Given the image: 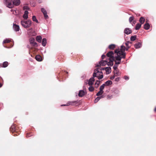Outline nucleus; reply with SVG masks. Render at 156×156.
<instances>
[{"label":"nucleus","instance_id":"nucleus-45","mask_svg":"<svg viewBox=\"0 0 156 156\" xmlns=\"http://www.w3.org/2000/svg\"><path fill=\"white\" fill-rule=\"evenodd\" d=\"M124 78L125 80H127L129 79V77L127 76H124Z\"/></svg>","mask_w":156,"mask_h":156},{"label":"nucleus","instance_id":"nucleus-2","mask_svg":"<svg viewBox=\"0 0 156 156\" xmlns=\"http://www.w3.org/2000/svg\"><path fill=\"white\" fill-rule=\"evenodd\" d=\"M10 131L12 133L14 136H17L20 133V132L18 130V128L15 124L11 126Z\"/></svg>","mask_w":156,"mask_h":156},{"label":"nucleus","instance_id":"nucleus-41","mask_svg":"<svg viewBox=\"0 0 156 156\" xmlns=\"http://www.w3.org/2000/svg\"><path fill=\"white\" fill-rule=\"evenodd\" d=\"M134 20V17L133 16H131L129 17V21L130 23H131L132 21Z\"/></svg>","mask_w":156,"mask_h":156},{"label":"nucleus","instance_id":"nucleus-47","mask_svg":"<svg viewBox=\"0 0 156 156\" xmlns=\"http://www.w3.org/2000/svg\"><path fill=\"white\" fill-rule=\"evenodd\" d=\"M119 80H120V78L117 77V78H116L115 79V81L118 82V81H119Z\"/></svg>","mask_w":156,"mask_h":156},{"label":"nucleus","instance_id":"nucleus-27","mask_svg":"<svg viewBox=\"0 0 156 156\" xmlns=\"http://www.w3.org/2000/svg\"><path fill=\"white\" fill-rule=\"evenodd\" d=\"M141 24L140 23H137L136 25L135 29L136 30H139L141 27Z\"/></svg>","mask_w":156,"mask_h":156},{"label":"nucleus","instance_id":"nucleus-17","mask_svg":"<svg viewBox=\"0 0 156 156\" xmlns=\"http://www.w3.org/2000/svg\"><path fill=\"white\" fill-rule=\"evenodd\" d=\"M150 25L148 23L147 21L146 20V23L144 25V28L146 30H148L150 28Z\"/></svg>","mask_w":156,"mask_h":156},{"label":"nucleus","instance_id":"nucleus-23","mask_svg":"<svg viewBox=\"0 0 156 156\" xmlns=\"http://www.w3.org/2000/svg\"><path fill=\"white\" fill-rule=\"evenodd\" d=\"M47 43V40L46 38H44L43 39L42 41V44L44 46H45L46 45Z\"/></svg>","mask_w":156,"mask_h":156},{"label":"nucleus","instance_id":"nucleus-40","mask_svg":"<svg viewBox=\"0 0 156 156\" xmlns=\"http://www.w3.org/2000/svg\"><path fill=\"white\" fill-rule=\"evenodd\" d=\"M32 136V134L31 132L27 133L26 134V136L27 138L31 136Z\"/></svg>","mask_w":156,"mask_h":156},{"label":"nucleus","instance_id":"nucleus-1","mask_svg":"<svg viewBox=\"0 0 156 156\" xmlns=\"http://www.w3.org/2000/svg\"><path fill=\"white\" fill-rule=\"evenodd\" d=\"M93 77H97L99 80L103 78V76L101 71H99L98 69H95L93 74Z\"/></svg>","mask_w":156,"mask_h":156},{"label":"nucleus","instance_id":"nucleus-58","mask_svg":"<svg viewBox=\"0 0 156 156\" xmlns=\"http://www.w3.org/2000/svg\"><path fill=\"white\" fill-rule=\"evenodd\" d=\"M154 112H156V107H155L154 110Z\"/></svg>","mask_w":156,"mask_h":156},{"label":"nucleus","instance_id":"nucleus-38","mask_svg":"<svg viewBox=\"0 0 156 156\" xmlns=\"http://www.w3.org/2000/svg\"><path fill=\"white\" fill-rule=\"evenodd\" d=\"M132 44V42H129V41H127L125 43V45H126V47H128V46H129V44Z\"/></svg>","mask_w":156,"mask_h":156},{"label":"nucleus","instance_id":"nucleus-14","mask_svg":"<svg viewBox=\"0 0 156 156\" xmlns=\"http://www.w3.org/2000/svg\"><path fill=\"white\" fill-rule=\"evenodd\" d=\"M13 28L14 30L16 31H18L20 30V27L19 26L14 23L13 24Z\"/></svg>","mask_w":156,"mask_h":156},{"label":"nucleus","instance_id":"nucleus-35","mask_svg":"<svg viewBox=\"0 0 156 156\" xmlns=\"http://www.w3.org/2000/svg\"><path fill=\"white\" fill-rule=\"evenodd\" d=\"M90 87H89L88 90L92 92L94 90V87L91 86H90Z\"/></svg>","mask_w":156,"mask_h":156},{"label":"nucleus","instance_id":"nucleus-31","mask_svg":"<svg viewBox=\"0 0 156 156\" xmlns=\"http://www.w3.org/2000/svg\"><path fill=\"white\" fill-rule=\"evenodd\" d=\"M136 35L132 36L130 37V40L132 41H133L136 40Z\"/></svg>","mask_w":156,"mask_h":156},{"label":"nucleus","instance_id":"nucleus-59","mask_svg":"<svg viewBox=\"0 0 156 156\" xmlns=\"http://www.w3.org/2000/svg\"><path fill=\"white\" fill-rule=\"evenodd\" d=\"M2 86V84L1 83H0V87H1Z\"/></svg>","mask_w":156,"mask_h":156},{"label":"nucleus","instance_id":"nucleus-56","mask_svg":"<svg viewBox=\"0 0 156 156\" xmlns=\"http://www.w3.org/2000/svg\"><path fill=\"white\" fill-rule=\"evenodd\" d=\"M136 23V21L133 20V23L135 24Z\"/></svg>","mask_w":156,"mask_h":156},{"label":"nucleus","instance_id":"nucleus-10","mask_svg":"<svg viewBox=\"0 0 156 156\" xmlns=\"http://www.w3.org/2000/svg\"><path fill=\"white\" fill-rule=\"evenodd\" d=\"M41 10L42 12L43 13L45 19H47L48 18V16L47 14V12L45 9L43 8H42L41 9Z\"/></svg>","mask_w":156,"mask_h":156},{"label":"nucleus","instance_id":"nucleus-29","mask_svg":"<svg viewBox=\"0 0 156 156\" xmlns=\"http://www.w3.org/2000/svg\"><path fill=\"white\" fill-rule=\"evenodd\" d=\"M9 63L7 62H4L2 64L3 67L5 68L7 67Z\"/></svg>","mask_w":156,"mask_h":156},{"label":"nucleus","instance_id":"nucleus-4","mask_svg":"<svg viewBox=\"0 0 156 156\" xmlns=\"http://www.w3.org/2000/svg\"><path fill=\"white\" fill-rule=\"evenodd\" d=\"M115 53L117 54L118 55H119L122 58L125 59L126 58V53L120 50V49H116L115 51Z\"/></svg>","mask_w":156,"mask_h":156},{"label":"nucleus","instance_id":"nucleus-57","mask_svg":"<svg viewBox=\"0 0 156 156\" xmlns=\"http://www.w3.org/2000/svg\"><path fill=\"white\" fill-rule=\"evenodd\" d=\"M0 67H3L2 64H0Z\"/></svg>","mask_w":156,"mask_h":156},{"label":"nucleus","instance_id":"nucleus-55","mask_svg":"<svg viewBox=\"0 0 156 156\" xmlns=\"http://www.w3.org/2000/svg\"><path fill=\"white\" fill-rule=\"evenodd\" d=\"M112 96H109V95H108L107 96V98H111V97H112Z\"/></svg>","mask_w":156,"mask_h":156},{"label":"nucleus","instance_id":"nucleus-44","mask_svg":"<svg viewBox=\"0 0 156 156\" xmlns=\"http://www.w3.org/2000/svg\"><path fill=\"white\" fill-rule=\"evenodd\" d=\"M117 64H115V65H114V66L113 67V68L114 69V70H117V67L118 66L117 65Z\"/></svg>","mask_w":156,"mask_h":156},{"label":"nucleus","instance_id":"nucleus-13","mask_svg":"<svg viewBox=\"0 0 156 156\" xmlns=\"http://www.w3.org/2000/svg\"><path fill=\"white\" fill-rule=\"evenodd\" d=\"M95 81V79L94 77L91 78L89 80L88 84L89 86H92L94 82Z\"/></svg>","mask_w":156,"mask_h":156},{"label":"nucleus","instance_id":"nucleus-36","mask_svg":"<svg viewBox=\"0 0 156 156\" xmlns=\"http://www.w3.org/2000/svg\"><path fill=\"white\" fill-rule=\"evenodd\" d=\"M105 86V84H103L101 86H100V90L101 91H103V90L104 89Z\"/></svg>","mask_w":156,"mask_h":156},{"label":"nucleus","instance_id":"nucleus-25","mask_svg":"<svg viewBox=\"0 0 156 156\" xmlns=\"http://www.w3.org/2000/svg\"><path fill=\"white\" fill-rule=\"evenodd\" d=\"M103 98V96H101L100 97H98L97 98H96L95 99V100H94V102L95 103H96L100 100V99L102 98Z\"/></svg>","mask_w":156,"mask_h":156},{"label":"nucleus","instance_id":"nucleus-12","mask_svg":"<svg viewBox=\"0 0 156 156\" xmlns=\"http://www.w3.org/2000/svg\"><path fill=\"white\" fill-rule=\"evenodd\" d=\"M132 32V30L128 28H126L124 30V33L127 35L130 34Z\"/></svg>","mask_w":156,"mask_h":156},{"label":"nucleus","instance_id":"nucleus-51","mask_svg":"<svg viewBox=\"0 0 156 156\" xmlns=\"http://www.w3.org/2000/svg\"><path fill=\"white\" fill-rule=\"evenodd\" d=\"M4 47H5V48H10L11 47H12V46H11L10 47H8V46H5V45H4Z\"/></svg>","mask_w":156,"mask_h":156},{"label":"nucleus","instance_id":"nucleus-16","mask_svg":"<svg viewBox=\"0 0 156 156\" xmlns=\"http://www.w3.org/2000/svg\"><path fill=\"white\" fill-rule=\"evenodd\" d=\"M86 94V93L83 90H80L79 91L78 96L80 97H82Z\"/></svg>","mask_w":156,"mask_h":156},{"label":"nucleus","instance_id":"nucleus-6","mask_svg":"<svg viewBox=\"0 0 156 156\" xmlns=\"http://www.w3.org/2000/svg\"><path fill=\"white\" fill-rule=\"evenodd\" d=\"M80 101H69L67 104V105H62L61 106H68L69 105H77L79 103Z\"/></svg>","mask_w":156,"mask_h":156},{"label":"nucleus","instance_id":"nucleus-18","mask_svg":"<svg viewBox=\"0 0 156 156\" xmlns=\"http://www.w3.org/2000/svg\"><path fill=\"white\" fill-rule=\"evenodd\" d=\"M142 46V44L140 42H138L135 44L134 45V47L136 48H140Z\"/></svg>","mask_w":156,"mask_h":156},{"label":"nucleus","instance_id":"nucleus-22","mask_svg":"<svg viewBox=\"0 0 156 156\" xmlns=\"http://www.w3.org/2000/svg\"><path fill=\"white\" fill-rule=\"evenodd\" d=\"M115 44H111L110 45L108 46V48L111 50H113L115 48Z\"/></svg>","mask_w":156,"mask_h":156},{"label":"nucleus","instance_id":"nucleus-43","mask_svg":"<svg viewBox=\"0 0 156 156\" xmlns=\"http://www.w3.org/2000/svg\"><path fill=\"white\" fill-rule=\"evenodd\" d=\"M23 17L25 19H27L28 17V15L24 13L23 16Z\"/></svg>","mask_w":156,"mask_h":156},{"label":"nucleus","instance_id":"nucleus-52","mask_svg":"<svg viewBox=\"0 0 156 156\" xmlns=\"http://www.w3.org/2000/svg\"><path fill=\"white\" fill-rule=\"evenodd\" d=\"M24 9H28V8L27 6H25L23 7Z\"/></svg>","mask_w":156,"mask_h":156},{"label":"nucleus","instance_id":"nucleus-42","mask_svg":"<svg viewBox=\"0 0 156 156\" xmlns=\"http://www.w3.org/2000/svg\"><path fill=\"white\" fill-rule=\"evenodd\" d=\"M31 45L34 47H37V44L36 42L34 41L33 43H32L31 44Z\"/></svg>","mask_w":156,"mask_h":156},{"label":"nucleus","instance_id":"nucleus-49","mask_svg":"<svg viewBox=\"0 0 156 156\" xmlns=\"http://www.w3.org/2000/svg\"><path fill=\"white\" fill-rule=\"evenodd\" d=\"M115 77V75H114L112 76H111L110 78V79H111L112 80H113L114 79Z\"/></svg>","mask_w":156,"mask_h":156},{"label":"nucleus","instance_id":"nucleus-21","mask_svg":"<svg viewBox=\"0 0 156 156\" xmlns=\"http://www.w3.org/2000/svg\"><path fill=\"white\" fill-rule=\"evenodd\" d=\"M145 21V19L143 17H141L139 20V22L141 24H143Z\"/></svg>","mask_w":156,"mask_h":156},{"label":"nucleus","instance_id":"nucleus-54","mask_svg":"<svg viewBox=\"0 0 156 156\" xmlns=\"http://www.w3.org/2000/svg\"><path fill=\"white\" fill-rule=\"evenodd\" d=\"M105 68H102L101 69V70H105Z\"/></svg>","mask_w":156,"mask_h":156},{"label":"nucleus","instance_id":"nucleus-15","mask_svg":"<svg viewBox=\"0 0 156 156\" xmlns=\"http://www.w3.org/2000/svg\"><path fill=\"white\" fill-rule=\"evenodd\" d=\"M12 2L13 4V6L14 5L18 6L20 5V0H14L12 1Z\"/></svg>","mask_w":156,"mask_h":156},{"label":"nucleus","instance_id":"nucleus-8","mask_svg":"<svg viewBox=\"0 0 156 156\" xmlns=\"http://www.w3.org/2000/svg\"><path fill=\"white\" fill-rule=\"evenodd\" d=\"M114 53L112 51H110L106 54L107 56L109 57V59H112L113 60H115V58L113 56Z\"/></svg>","mask_w":156,"mask_h":156},{"label":"nucleus","instance_id":"nucleus-19","mask_svg":"<svg viewBox=\"0 0 156 156\" xmlns=\"http://www.w3.org/2000/svg\"><path fill=\"white\" fill-rule=\"evenodd\" d=\"M108 60H109V62H108V65L112 66L113 65V61H114V60H113L112 59H109Z\"/></svg>","mask_w":156,"mask_h":156},{"label":"nucleus","instance_id":"nucleus-26","mask_svg":"<svg viewBox=\"0 0 156 156\" xmlns=\"http://www.w3.org/2000/svg\"><path fill=\"white\" fill-rule=\"evenodd\" d=\"M105 71L108 74L111 72V68L110 67H106Z\"/></svg>","mask_w":156,"mask_h":156},{"label":"nucleus","instance_id":"nucleus-5","mask_svg":"<svg viewBox=\"0 0 156 156\" xmlns=\"http://www.w3.org/2000/svg\"><path fill=\"white\" fill-rule=\"evenodd\" d=\"M4 2L6 6L10 8H12L13 7L12 0H4Z\"/></svg>","mask_w":156,"mask_h":156},{"label":"nucleus","instance_id":"nucleus-46","mask_svg":"<svg viewBox=\"0 0 156 156\" xmlns=\"http://www.w3.org/2000/svg\"><path fill=\"white\" fill-rule=\"evenodd\" d=\"M114 73L117 75H118L119 74V72L117 70H114Z\"/></svg>","mask_w":156,"mask_h":156},{"label":"nucleus","instance_id":"nucleus-28","mask_svg":"<svg viewBox=\"0 0 156 156\" xmlns=\"http://www.w3.org/2000/svg\"><path fill=\"white\" fill-rule=\"evenodd\" d=\"M112 83V81L111 80H108L105 82V85H106L107 86H109L110 85H111Z\"/></svg>","mask_w":156,"mask_h":156},{"label":"nucleus","instance_id":"nucleus-20","mask_svg":"<svg viewBox=\"0 0 156 156\" xmlns=\"http://www.w3.org/2000/svg\"><path fill=\"white\" fill-rule=\"evenodd\" d=\"M35 58L38 61H41L42 60V57L39 55H37L35 57Z\"/></svg>","mask_w":156,"mask_h":156},{"label":"nucleus","instance_id":"nucleus-39","mask_svg":"<svg viewBox=\"0 0 156 156\" xmlns=\"http://www.w3.org/2000/svg\"><path fill=\"white\" fill-rule=\"evenodd\" d=\"M30 44H32V43H33L34 41H35V39L34 38L32 37L30 38Z\"/></svg>","mask_w":156,"mask_h":156},{"label":"nucleus","instance_id":"nucleus-50","mask_svg":"<svg viewBox=\"0 0 156 156\" xmlns=\"http://www.w3.org/2000/svg\"><path fill=\"white\" fill-rule=\"evenodd\" d=\"M24 14L28 15V12L27 11H25L24 12Z\"/></svg>","mask_w":156,"mask_h":156},{"label":"nucleus","instance_id":"nucleus-53","mask_svg":"<svg viewBox=\"0 0 156 156\" xmlns=\"http://www.w3.org/2000/svg\"><path fill=\"white\" fill-rule=\"evenodd\" d=\"M130 46H128V47H127V48H126V51L128 50V49L130 48Z\"/></svg>","mask_w":156,"mask_h":156},{"label":"nucleus","instance_id":"nucleus-11","mask_svg":"<svg viewBox=\"0 0 156 156\" xmlns=\"http://www.w3.org/2000/svg\"><path fill=\"white\" fill-rule=\"evenodd\" d=\"M32 29V28H31L30 29H29L28 30L27 34L28 35L30 36H34L36 35V33L34 31H32L31 30Z\"/></svg>","mask_w":156,"mask_h":156},{"label":"nucleus","instance_id":"nucleus-48","mask_svg":"<svg viewBox=\"0 0 156 156\" xmlns=\"http://www.w3.org/2000/svg\"><path fill=\"white\" fill-rule=\"evenodd\" d=\"M106 57V56L104 55H103L101 56V58L102 59H103L105 58Z\"/></svg>","mask_w":156,"mask_h":156},{"label":"nucleus","instance_id":"nucleus-7","mask_svg":"<svg viewBox=\"0 0 156 156\" xmlns=\"http://www.w3.org/2000/svg\"><path fill=\"white\" fill-rule=\"evenodd\" d=\"M115 58V59L114 61L115 62V64H119L121 62V59L122 58L121 56L119 55H118L116 56Z\"/></svg>","mask_w":156,"mask_h":156},{"label":"nucleus","instance_id":"nucleus-3","mask_svg":"<svg viewBox=\"0 0 156 156\" xmlns=\"http://www.w3.org/2000/svg\"><path fill=\"white\" fill-rule=\"evenodd\" d=\"M21 25L25 28L30 27L31 25V21L30 20L25 21L23 20L21 21Z\"/></svg>","mask_w":156,"mask_h":156},{"label":"nucleus","instance_id":"nucleus-33","mask_svg":"<svg viewBox=\"0 0 156 156\" xmlns=\"http://www.w3.org/2000/svg\"><path fill=\"white\" fill-rule=\"evenodd\" d=\"M32 20L36 22L37 23H38V21L36 17L35 16H33L32 17Z\"/></svg>","mask_w":156,"mask_h":156},{"label":"nucleus","instance_id":"nucleus-32","mask_svg":"<svg viewBox=\"0 0 156 156\" xmlns=\"http://www.w3.org/2000/svg\"><path fill=\"white\" fill-rule=\"evenodd\" d=\"M11 41V40L9 39H6L5 40L3 41V44L5 43H8Z\"/></svg>","mask_w":156,"mask_h":156},{"label":"nucleus","instance_id":"nucleus-30","mask_svg":"<svg viewBox=\"0 0 156 156\" xmlns=\"http://www.w3.org/2000/svg\"><path fill=\"white\" fill-rule=\"evenodd\" d=\"M100 81L97 80L96 81V83L95 84V87L96 88H97L99 84Z\"/></svg>","mask_w":156,"mask_h":156},{"label":"nucleus","instance_id":"nucleus-24","mask_svg":"<svg viewBox=\"0 0 156 156\" xmlns=\"http://www.w3.org/2000/svg\"><path fill=\"white\" fill-rule=\"evenodd\" d=\"M36 40L38 42L40 43L41 42L42 39V37L41 36H37L36 38Z\"/></svg>","mask_w":156,"mask_h":156},{"label":"nucleus","instance_id":"nucleus-34","mask_svg":"<svg viewBox=\"0 0 156 156\" xmlns=\"http://www.w3.org/2000/svg\"><path fill=\"white\" fill-rule=\"evenodd\" d=\"M120 50L124 52L126 50V47L123 45H122L121 46V48Z\"/></svg>","mask_w":156,"mask_h":156},{"label":"nucleus","instance_id":"nucleus-9","mask_svg":"<svg viewBox=\"0 0 156 156\" xmlns=\"http://www.w3.org/2000/svg\"><path fill=\"white\" fill-rule=\"evenodd\" d=\"M108 61L107 60H102L99 63V65H98L96 66L97 67H99L100 66H105L106 64H107Z\"/></svg>","mask_w":156,"mask_h":156},{"label":"nucleus","instance_id":"nucleus-37","mask_svg":"<svg viewBox=\"0 0 156 156\" xmlns=\"http://www.w3.org/2000/svg\"><path fill=\"white\" fill-rule=\"evenodd\" d=\"M103 92V91H102L100 90V91L96 95L97 96H99L100 95H101L102 94Z\"/></svg>","mask_w":156,"mask_h":156}]
</instances>
